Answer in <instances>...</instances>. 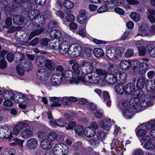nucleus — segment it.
<instances>
[{"label": "nucleus", "instance_id": "obj_56", "mask_svg": "<svg viewBox=\"0 0 155 155\" xmlns=\"http://www.w3.org/2000/svg\"><path fill=\"white\" fill-rule=\"evenodd\" d=\"M94 115L97 118L100 119L103 117V110L102 109H97L94 114Z\"/></svg>", "mask_w": 155, "mask_h": 155}, {"label": "nucleus", "instance_id": "obj_28", "mask_svg": "<svg viewBox=\"0 0 155 155\" xmlns=\"http://www.w3.org/2000/svg\"><path fill=\"white\" fill-rule=\"evenodd\" d=\"M120 67L121 69L127 70L130 68V59L127 61L122 60L120 63Z\"/></svg>", "mask_w": 155, "mask_h": 155}, {"label": "nucleus", "instance_id": "obj_64", "mask_svg": "<svg viewBox=\"0 0 155 155\" xmlns=\"http://www.w3.org/2000/svg\"><path fill=\"white\" fill-rule=\"evenodd\" d=\"M5 138L8 139L9 140L11 139L13 137L11 130L8 127V129L6 130V132H5Z\"/></svg>", "mask_w": 155, "mask_h": 155}, {"label": "nucleus", "instance_id": "obj_42", "mask_svg": "<svg viewBox=\"0 0 155 155\" xmlns=\"http://www.w3.org/2000/svg\"><path fill=\"white\" fill-rule=\"evenodd\" d=\"M43 31L42 29H37L35 30L34 31H32L30 34L29 35L28 39V40H31L34 37L40 34Z\"/></svg>", "mask_w": 155, "mask_h": 155}, {"label": "nucleus", "instance_id": "obj_23", "mask_svg": "<svg viewBox=\"0 0 155 155\" xmlns=\"http://www.w3.org/2000/svg\"><path fill=\"white\" fill-rule=\"evenodd\" d=\"M84 133L87 137H91L95 135L96 131L95 130H93L91 127H88L85 129Z\"/></svg>", "mask_w": 155, "mask_h": 155}, {"label": "nucleus", "instance_id": "obj_12", "mask_svg": "<svg viewBox=\"0 0 155 155\" xmlns=\"http://www.w3.org/2000/svg\"><path fill=\"white\" fill-rule=\"evenodd\" d=\"M38 142L37 139L32 138L28 140L26 143L27 148L30 150H33L37 147Z\"/></svg>", "mask_w": 155, "mask_h": 155}, {"label": "nucleus", "instance_id": "obj_6", "mask_svg": "<svg viewBox=\"0 0 155 155\" xmlns=\"http://www.w3.org/2000/svg\"><path fill=\"white\" fill-rule=\"evenodd\" d=\"M92 76L84 75V77L79 78L80 81L84 82L86 85H87V83H96L100 79V76L96 73L95 71Z\"/></svg>", "mask_w": 155, "mask_h": 155}, {"label": "nucleus", "instance_id": "obj_49", "mask_svg": "<svg viewBox=\"0 0 155 155\" xmlns=\"http://www.w3.org/2000/svg\"><path fill=\"white\" fill-rule=\"evenodd\" d=\"M60 42H58L55 40H51L49 42V46L51 48L53 49L57 50L58 49L57 45H59Z\"/></svg>", "mask_w": 155, "mask_h": 155}, {"label": "nucleus", "instance_id": "obj_53", "mask_svg": "<svg viewBox=\"0 0 155 155\" xmlns=\"http://www.w3.org/2000/svg\"><path fill=\"white\" fill-rule=\"evenodd\" d=\"M8 129V127L4 126L0 127V138H5V132Z\"/></svg>", "mask_w": 155, "mask_h": 155}, {"label": "nucleus", "instance_id": "obj_57", "mask_svg": "<svg viewBox=\"0 0 155 155\" xmlns=\"http://www.w3.org/2000/svg\"><path fill=\"white\" fill-rule=\"evenodd\" d=\"M96 135L99 140H101L102 141H103V140H104L106 137L105 133L101 131H98Z\"/></svg>", "mask_w": 155, "mask_h": 155}, {"label": "nucleus", "instance_id": "obj_47", "mask_svg": "<svg viewBox=\"0 0 155 155\" xmlns=\"http://www.w3.org/2000/svg\"><path fill=\"white\" fill-rule=\"evenodd\" d=\"M64 5L67 9H71L74 6V3L70 0H65L64 2Z\"/></svg>", "mask_w": 155, "mask_h": 155}, {"label": "nucleus", "instance_id": "obj_13", "mask_svg": "<svg viewBox=\"0 0 155 155\" xmlns=\"http://www.w3.org/2000/svg\"><path fill=\"white\" fill-rule=\"evenodd\" d=\"M104 79L107 83L110 84H115L117 82L116 73L115 74L107 73L104 76Z\"/></svg>", "mask_w": 155, "mask_h": 155}, {"label": "nucleus", "instance_id": "obj_21", "mask_svg": "<svg viewBox=\"0 0 155 155\" xmlns=\"http://www.w3.org/2000/svg\"><path fill=\"white\" fill-rule=\"evenodd\" d=\"M130 106V108L122 110L124 117L127 119H130L133 116V110H132V109L134 110Z\"/></svg>", "mask_w": 155, "mask_h": 155}, {"label": "nucleus", "instance_id": "obj_14", "mask_svg": "<svg viewBox=\"0 0 155 155\" xmlns=\"http://www.w3.org/2000/svg\"><path fill=\"white\" fill-rule=\"evenodd\" d=\"M116 71V77L117 79V83L123 84L126 81L127 77V74L123 72H119Z\"/></svg>", "mask_w": 155, "mask_h": 155}, {"label": "nucleus", "instance_id": "obj_5", "mask_svg": "<svg viewBox=\"0 0 155 155\" xmlns=\"http://www.w3.org/2000/svg\"><path fill=\"white\" fill-rule=\"evenodd\" d=\"M53 151L55 155H66L69 152V148L65 144L59 143L53 147Z\"/></svg>", "mask_w": 155, "mask_h": 155}, {"label": "nucleus", "instance_id": "obj_54", "mask_svg": "<svg viewBox=\"0 0 155 155\" xmlns=\"http://www.w3.org/2000/svg\"><path fill=\"white\" fill-rule=\"evenodd\" d=\"M67 15L66 17V20L68 22H72L74 21L75 18L74 15L70 11L67 12Z\"/></svg>", "mask_w": 155, "mask_h": 155}, {"label": "nucleus", "instance_id": "obj_1", "mask_svg": "<svg viewBox=\"0 0 155 155\" xmlns=\"http://www.w3.org/2000/svg\"><path fill=\"white\" fill-rule=\"evenodd\" d=\"M29 126L27 122L18 123L14 128L13 133L15 135H17L22 130L20 135L23 138H28L33 137L34 135L33 130L30 128H26Z\"/></svg>", "mask_w": 155, "mask_h": 155}, {"label": "nucleus", "instance_id": "obj_39", "mask_svg": "<svg viewBox=\"0 0 155 155\" xmlns=\"http://www.w3.org/2000/svg\"><path fill=\"white\" fill-rule=\"evenodd\" d=\"M110 119H105L103 120L101 122V127L104 129L108 130L110 128Z\"/></svg>", "mask_w": 155, "mask_h": 155}, {"label": "nucleus", "instance_id": "obj_41", "mask_svg": "<svg viewBox=\"0 0 155 155\" xmlns=\"http://www.w3.org/2000/svg\"><path fill=\"white\" fill-rule=\"evenodd\" d=\"M50 100L53 102L51 104V106L54 107L56 106H59L61 104L59 103L60 100L57 97H52L50 98Z\"/></svg>", "mask_w": 155, "mask_h": 155}, {"label": "nucleus", "instance_id": "obj_48", "mask_svg": "<svg viewBox=\"0 0 155 155\" xmlns=\"http://www.w3.org/2000/svg\"><path fill=\"white\" fill-rule=\"evenodd\" d=\"M89 143L92 146L95 148L99 145V142L98 140L96 138L90 139Z\"/></svg>", "mask_w": 155, "mask_h": 155}, {"label": "nucleus", "instance_id": "obj_58", "mask_svg": "<svg viewBox=\"0 0 155 155\" xmlns=\"http://www.w3.org/2000/svg\"><path fill=\"white\" fill-rule=\"evenodd\" d=\"M137 127V129L136 133L137 135L140 136H143L145 135L147 133L146 130L143 129L138 128Z\"/></svg>", "mask_w": 155, "mask_h": 155}, {"label": "nucleus", "instance_id": "obj_9", "mask_svg": "<svg viewBox=\"0 0 155 155\" xmlns=\"http://www.w3.org/2000/svg\"><path fill=\"white\" fill-rule=\"evenodd\" d=\"M81 47L78 44H76L74 45L73 48L70 47L68 51V55L70 56L76 57L80 55Z\"/></svg>", "mask_w": 155, "mask_h": 155}, {"label": "nucleus", "instance_id": "obj_3", "mask_svg": "<svg viewBox=\"0 0 155 155\" xmlns=\"http://www.w3.org/2000/svg\"><path fill=\"white\" fill-rule=\"evenodd\" d=\"M123 52L122 48L120 47H111L107 51L106 54L107 57L111 60H116L118 58V56Z\"/></svg>", "mask_w": 155, "mask_h": 155}, {"label": "nucleus", "instance_id": "obj_27", "mask_svg": "<svg viewBox=\"0 0 155 155\" xmlns=\"http://www.w3.org/2000/svg\"><path fill=\"white\" fill-rule=\"evenodd\" d=\"M125 94L129 95L133 92L135 89V85L133 83L128 84L125 87Z\"/></svg>", "mask_w": 155, "mask_h": 155}, {"label": "nucleus", "instance_id": "obj_19", "mask_svg": "<svg viewBox=\"0 0 155 155\" xmlns=\"http://www.w3.org/2000/svg\"><path fill=\"white\" fill-rule=\"evenodd\" d=\"M149 69L148 64L145 62L141 63L138 68V73L140 75L144 74Z\"/></svg>", "mask_w": 155, "mask_h": 155}, {"label": "nucleus", "instance_id": "obj_36", "mask_svg": "<svg viewBox=\"0 0 155 155\" xmlns=\"http://www.w3.org/2000/svg\"><path fill=\"white\" fill-rule=\"evenodd\" d=\"M40 146L44 149H48L52 146L51 143L48 140H43L41 141Z\"/></svg>", "mask_w": 155, "mask_h": 155}, {"label": "nucleus", "instance_id": "obj_25", "mask_svg": "<svg viewBox=\"0 0 155 155\" xmlns=\"http://www.w3.org/2000/svg\"><path fill=\"white\" fill-rule=\"evenodd\" d=\"M125 87L122 84L120 83L116 85L114 87V90L116 92L119 94L122 95L124 92L125 93Z\"/></svg>", "mask_w": 155, "mask_h": 155}, {"label": "nucleus", "instance_id": "obj_22", "mask_svg": "<svg viewBox=\"0 0 155 155\" xmlns=\"http://www.w3.org/2000/svg\"><path fill=\"white\" fill-rule=\"evenodd\" d=\"M147 26L143 24H142L140 26L139 29V31L140 33L137 34V36L141 35L142 36H146L149 37L150 34V33H145Z\"/></svg>", "mask_w": 155, "mask_h": 155}, {"label": "nucleus", "instance_id": "obj_11", "mask_svg": "<svg viewBox=\"0 0 155 155\" xmlns=\"http://www.w3.org/2000/svg\"><path fill=\"white\" fill-rule=\"evenodd\" d=\"M48 140L51 142L54 141L58 142H62L64 139V137L61 135H58L55 132H51L48 135Z\"/></svg>", "mask_w": 155, "mask_h": 155}, {"label": "nucleus", "instance_id": "obj_33", "mask_svg": "<svg viewBox=\"0 0 155 155\" xmlns=\"http://www.w3.org/2000/svg\"><path fill=\"white\" fill-rule=\"evenodd\" d=\"M45 58L41 56L37 57L35 59V62L36 65L41 67L44 66L45 62Z\"/></svg>", "mask_w": 155, "mask_h": 155}, {"label": "nucleus", "instance_id": "obj_40", "mask_svg": "<svg viewBox=\"0 0 155 155\" xmlns=\"http://www.w3.org/2000/svg\"><path fill=\"white\" fill-rule=\"evenodd\" d=\"M63 76L66 78H69L68 80L71 78L74 79L76 77L75 75L72 71L67 70L64 71L62 74Z\"/></svg>", "mask_w": 155, "mask_h": 155}, {"label": "nucleus", "instance_id": "obj_17", "mask_svg": "<svg viewBox=\"0 0 155 155\" xmlns=\"http://www.w3.org/2000/svg\"><path fill=\"white\" fill-rule=\"evenodd\" d=\"M48 71L45 68L38 69L37 73V77L40 80H43L48 76Z\"/></svg>", "mask_w": 155, "mask_h": 155}, {"label": "nucleus", "instance_id": "obj_31", "mask_svg": "<svg viewBox=\"0 0 155 155\" xmlns=\"http://www.w3.org/2000/svg\"><path fill=\"white\" fill-rule=\"evenodd\" d=\"M72 68L73 71L77 74V77L78 78V80L80 81L79 78H81L82 77H83L84 76L83 75H82L81 77L79 76V74L82 68H81L79 64L78 63L73 64L72 66Z\"/></svg>", "mask_w": 155, "mask_h": 155}, {"label": "nucleus", "instance_id": "obj_20", "mask_svg": "<svg viewBox=\"0 0 155 155\" xmlns=\"http://www.w3.org/2000/svg\"><path fill=\"white\" fill-rule=\"evenodd\" d=\"M141 63L136 60H130V68L134 72L137 71L138 70V68Z\"/></svg>", "mask_w": 155, "mask_h": 155}, {"label": "nucleus", "instance_id": "obj_63", "mask_svg": "<svg viewBox=\"0 0 155 155\" xmlns=\"http://www.w3.org/2000/svg\"><path fill=\"white\" fill-rule=\"evenodd\" d=\"M144 148L148 150H152L154 149V146L151 143L148 142L144 146Z\"/></svg>", "mask_w": 155, "mask_h": 155}, {"label": "nucleus", "instance_id": "obj_7", "mask_svg": "<svg viewBox=\"0 0 155 155\" xmlns=\"http://www.w3.org/2000/svg\"><path fill=\"white\" fill-rule=\"evenodd\" d=\"M69 47V42L65 39H63L59 44L58 49L60 54H64L68 53V54Z\"/></svg>", "mask_w": 155, "mask_h": 155}, {"label": "nucleus", "instance_id": "obj_61", "mask_svg": "<svg viewBox=\"0 0 155 155\" xmlns=\"http://www.w3.org/2000/svg\"><path fill=\"white\" fill-rule=\"evenodd\" d=\"M56 124L57 126L60 127H63L66 125V123L64 119L60 118L56 120Z\"/></svg>", "mask_w": 155, "mask_h": 155}, {"label": "nucleus", "instance_id": "obj_2", "mask_svg": "<svg viewBox=\"0 0 155 155\" xmlns=\"http://www.w3.org/2000/svg\"><path fill=\"white\" fill-rule=\"evenodd\" d=\"M153 104V102L150 99L149 95L145 94L142 100L136 99L131 101L130 105L135 112H140L142 110L141 107H145L147 106H152Z\"/></svg>", "mask_w": 155, "mask_h": 155}, {"label": "nucleus", "instance_id": "obj_30", "mask_svg": "<svg viewBox=\"0 0 155 155\" xmlns=\"http://www.w3.org/2000/svg\"><path fill=\"white\" fill-rule=\"evenodd\" d=\"M38 20L36 22H32L33 25L37 27H43L45 24V19L43 17L41 16L40 15H39Z\"/></svg>", "mask_w": 155, "mask_h": 155}, {"label": "nucleus", "instance_id": "obj_15", "mask_svg": "<svg viewBox=\"0 0 155 155\" xmlns=\"http://www.w3.org/2000/svg\"><path fill=\"white\" fill-rule=\"evenodd\" d=\"M15 2L18 4V6L22 5V8L26 11H28V9L30 8V7L28 6V4L31 2V0H13Z\"/></svg>", "mask_w": 155, "mask_h": 155}, {"label": "nucleus", "instance_id": "obj_34", "mask_svg": "<svg viewBox=\"0 0 155 155\" xmlns=\"http://www.w3.org/2000/svg\"><path fill=\"white\" fill-rule=\"evenodd\" d=\"M118 107L121 111L130 108L129 107L128 101L125 100H121L119 102Z\"/></svg>", "mask_w": 155, "mask_h": 155}, {"label": "nucleus", "instance_id": "obj_38", "mask_svg": "<svg viewBox=\"0 0 155 155\" xmlns=\"http://www.w3.org/2000/svg\"><path fill=\"white\" fill-rule=\"evenodd\" d=\"M50 34L51 37L52 38H59L61 36V32L58 30L54 29L51 31Z\"/></svg>", "mask_w": 155, "mask_h": 155}, {"label": "nucleus", "instance_id": "obj_52", "mask_svg": "<svg viewBox=\"0 0 155 155\" xmlns=\"http://www.w3.org/2000/svg\"><path fill=\"white\" fill-rule=\"evenodd\" d=\"M75 133L78 135H82L83 133L84 129L81 125H78L74 128Z\"/></svg>", "mask_w": 155, "mask_h": 155}, {"label": "nucleus", "instance_id": "obj_43", "mask_svg": "<svg viewBox=\"0 0 155 155\" xmlns=\"http://www.w3.org/2000/svg\"><path fill=\"white\" fill-rule=\"evenodd\" d=\"M146 87L147 91L148 92H151L155 89V82L150 81L146 83Z\"/></svg>", "mask_w": 155, "mask_h": 155}, {"label": "nucleus", "instance_id": "obj_35", "mask_svg": "<svg viewBox=\"0 0 155 155\" xmlns=\"http://www.w3.org/2000/svg\"><path fill=\"white\" fill-rule=\"evenodd\" d=\"M103 101H107L106 104L107 106H109L111 104V100L109 93L107 91H104L103 92Z\"/></svg>", "mask_w": 155, "mask_h": 155}, {"label": "nucleus", "instance_id": "obj_8", "mask_svg": "<svg viewBox=\"0 0 155 155\" xmlns=\"http://www.w3.org/2000/svg\"><path fill=\"white\" fill-rule=\"evenodd\" d=\"M28 6L30 7L31 8H30L28 9V11H26L24 9L22 8V5H21L20 6L21 7V8L25 12H28L29 11V12L28 13V16L29 18L31 20H32V23L35 22H36V21L38 20V19L37 18L39 16V15H40V12L39 11H38L36 10V12H35V10H33V9L31 10V6H30L31 5V3L30 4H28Z\"/></svg>", "mask_w": 155, "mask_h": 155}, {"label": "nucleus", "instance_id": "obj_60", "mask_svg": "<svg viewBox=\"0 0 155 155\" xmlns=\"http://www.w3.org/2000/svg\"><path fill=\"white\" fill-rule=\"evenodd\" d=\"M12 25V19L11 18L7 17L5 22L4 26L6 28H10Z\"/></svg>", "mask_w": 155, "mask_h": 155}, {"label": "nucleus", "instance_id": "obj_26", "mask_svg": "<svg viewBox=\"0 0 155 155\" xmlns=\"http://www.w3.org/2000/svg\"><path fill=\"white\" fill-rule=\"evenodd\" d=\"M144 94V92L141 90V89H138L135 91L132 94V96L134 99H132L131 100L130 104L131 103L132 100H136V99L139 100V99L142 98L143 97Z\"/></svg>", "mask_w": 155, "mask_h": 155}, {"label": "nucleus", "instance_id": "obj_10", "mask_svg": "<svg viewBox=\"0 0 155 155\" xmlns=\"http://www.w3.org/2000/svg\"><path fill=\"white\" fill-rule=\"evenodd\" d=\"M94 67L90 63L84 62L82 64V72L83 74V76L91 73L94 70Z\"/></svg>", "mask_w": 155, "mask_h": 155}, {"label": "nucleus", "instance_id": "obj_37", "mask_svg": "<svg viewBox=\"0 0 155 155\" xmlns=\"http://www.w3.org/2000/svg\"><path fill=\"white\" fill-rule=\"evenodd\" d=\"M46 68L51 71H52L55 68L54 63L52 61L49 60H46L44 64Z\"/></svg>", "mask_w": 155, "mask_h": 155}, {"label": "nucleus", "instance_id": "obj_59", "mask_svg": "<svg viewBox=\"0 0 155 155\" xmlns=\"http://www.w3.org/2000/svg\"><path fill=\"white\" fill-rule=\"evenodd\" d=\"M95 71L96 73L98 74L99 76H105L107 73L106 70L101 68H96L95 70Z\"/></svg>", "mask_w": 155, "mask_h": 155}, {"label": "nucleus", "instance_id": "obj_18", "mask_svg": "<svg viewBox=\"0 0 155 155\" xmlns=\"http://www.w3.org/2000/svg\"><path fill=\"white\" fill-rule=\"evenodd\" d=\"M146 78L143 76H140L137 80L136 83V87L138 89L143 88L145 85Z\"/></svg>", "mask_w": 155, "mask_h": 155}, {"label": "nucleus", "instance_id": "obj_44", "mask_svg": "<svg viewBox=\"0 0 155 155\" xmlns=\"http://www.w3.org/2000/svg\"><path fill=\"white\" fill-rule=\"evenodd\" d=\"M2 94L3 95V97L6 99H11L12 100L14 99L13 95L14 94L11 91H4Z\"/></svg>", "mask_w": 155, "mask_h": 155}, {"label": "nucleus", "instance_id": "obj_4", "mask_svg": "<svg viewBox=\"0 0 155 155\" xmlns=\"http://www.w3.org/2000/svg\"><path fill=\"white\" fill-rule=\"evenodd\" d=\"M10 6L8 5V2L7 0H1L0 1V7L4 10L6 15H8L13 12V9L18 8L20 6H18V4H15L13 2L10 3Z\"/></svg>", "mask_w": 155, "mask_h": 155}, {"label": "nucleus", "instance_id": "obj_51", "mask_svg": "<svg viewBox=\"0 0 155 155\" xmlns=\"http://www.w3.org/2000/svg\"><path fill=\"white\" fill-rule=\"evenodd\" d=\"M147 129H154L155 128V120H151L147 122L145 125Z\"/></svg>", "mask_w": 155, "mask_h": 155}, {"label": "nucleus", "instance_id": "obj_50", "mask_svg": "<svg viewBox=\"0 0 155 155\" xmlns=\"http://www.w3.org/2000/svg\"><path fill=\"white\" fill-rule=\"evenodd\" d=\"M15 152L14 149L5 148L3 150V153L4 155H15Z\"/></svg>", "mask_w": 155, "mask_h": 155}, {"label": "nucleus", "instance_id": "obj_32", "mask_svg": "<svg viewBox=\"0 0 155 155\" xmlns=\"http://www.w3.org/2000/svg\"><path fill=\"white\" fill-rule=\"evenodd\" d=\"M25 62H22L21 64L18 65L16 68V70L18 74L21 75H23L25 72L24 68L25 65H26Z\"/></svg>", "mask_w": 155, "mask_h": 155}, {"label": "nucleus", "instance_id": "obj_29", "mask_svg": "<svg viewBox=\"0 0 155 155\" xmlns=\"http://www.w3.org/2000/svg\"><path fill=\"white\" fill-rule=\"evenodd\" d=\"M16 94H15L14 95H13L14 101L17 103L22 102V101L21 100V99H23L24 100V98L25 97V94H21V93L19 92H16Z\"/></svg>", "mask_w": 155, "mask_h": 155}, {"label": "nucleus", "instance_id": "obj_46", "mask_svg": "<svg viewBox=\"0 0 155 155\" xmlns=\"http://www.w3.org/2000/svg\"><path fill=\"white\" fill-rule=\"evenodd\" d=\"M49 39L46 38H42L40 40V43L41 47L43 48H47L48 46Z\"/></svg>", "mask_w": 155, "mask_h": 155}, {"label": "nucleus", "instance_id": "obj_55", "mask_svg": "<svg viewBox=\"0 0 155 155\" xmlns=\"http://www.w3.org/2000/svg\"><path fill=\"white\" fill-rule=\"evenodd\" d=\"M130 17L133 21L136 22L138 21L140 19V15L135 12H132L130 15Z\"/></svg>", "mask_w": 155, "mask_h": 155}, {"label": "nucleus", "instance_id": "obj_45", "mask_svg": "<svg viewBox=\"0 0 155 155\" xmlns=\"http://www.w3.org/2000/svg\"><path fill=\"white\" fill-rule=\"evenodd\" d=\"M94 55L96 57H100L103 56L104 52L103 50L101 48H95L93 51Z\"/></svg>", "mask_w": 155, "mask_h": 155}, {"label": "nucleus", "instance_id": "obj_24", "mask_svg": "<svg viewBox=\"0 0 155 155\" xmlns=\"http://www.w3.org/2000/svg\"><path fill=\"white\" fill-rule=\"evenodd\" d=\"M13 22L17 25H21L24 22V17L20 15H16L13 17Z\"/></svg>", "mask_w": 155, "mask_h": 155}, {"label": "nucleus", "instance_id": "obj_62", "mask_svg": "<svg viewBox=\"0 0 155 155\" xmlns=\"http://www.w3.org/2000/svg\"><path fill=\"white\" fill-rule=\"evenodd\" d=\"M58 23L56 22H51L48 25V30L50 31L52 29L54 28H58Z\"/></svg>", "mask_w": 155, "mask_h": 155}, {"label": "nucleus", "instance_id": "obj_16", "mask_svg": "<svg viewBox=\"0 0 155 155\" xmlns=\"http://www.w3.org/2000/svg\"><path fill=\"white\" fill-rule=\"evenodd\" d=\"M63 81V78L61 75L55 74L52 75L51 81L52 84L54 86L60 84Z\"/></svg>", "mask_w": 155, "mask_h": 155}]
</instances>
